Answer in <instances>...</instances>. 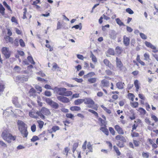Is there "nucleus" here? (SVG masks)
<instances>
[{"label": "nucleus", "mask_w": 158, "mask_h": 158, "mask_svg": "<svg viewBox=\"0 0 158 158\" xmlns=\"http://www.w3.org/2000/svg\"><path fill=\"white\" fill-rule=\"evenodd\" d=\"M17 125L18 126V130L22 136L24 138H27L28 134L27 130V125L23 121L20 120H18Z\"/></svg>", "instance_id": "obj_1"}, {"label": "nucleus", "mask_w": 158, "mask_h": 158, "mask_svg": "<svg viewBox=\"0 0 158 158\" xmlns=\"http://www.w3.org/2000/svg\"><path fill=\"white\" fill-rule=\"evenodd\" d=\"M36 113L43 119H44L45 118L44 115H48L51 114L49 110L44 107H42L40 111H37Z\"/></svg>", "instance_id": "obj_2"}, {"label": "nucleus", "mask_w": 158, "mask_h": 158, "mask_svg": "<svg viewBox=\"0 0 158 158\" xmlns=\"http://www.w3.org/2000/svg\"><path fill=\"white\" fill-rule=\"evenodd\" d=\"M84 103L88 104L87 107L91 108L95 110H97L98 109V106L97 104L95 105V102L93 99L89 98H85L84 99Z\"/></svg>", "instance_id": "obj_3"}, {"label": "nucleus", "mask_w": 158, "mask_h": 158, "mask_svg": "<svg viewBox=\"0 0 158 158\" xmlns=\"http://www.w3.org/2000/svg\"><path fill=\"white\" fill-rule=\"evenodd\" d=\"M45 101L49 105L54 109H57L59 107V104L50 98H46Z\"/></svg>", "instance_id": "obj_4"}, {"label": "nucleus", "mask_w": 158, "mask_h": 158, "mask_svg": "<svg viewBox=\"0 0 158 158\" xmlns=\"http://www.w3.org/2000/svg\"><path fill=\"white\" fill-rule=\"evenodd\" d=\"M2 52L6 59H8L11 55V52L9 51V48L3 47L2 48Z\"/></svg>", "instance_id": "obj_5"}, {"label": "nucleus", "mask_w": 158, "mask_h": 158, "mask_svg": "<svg viewBox=\"0 0 158 158\" xmlns=\"http://www.w3.org/2000/svg\"><path fill=\"white\" fill-rule=\"evenodd\" d=\"M64 96H59L57 97V99L60 101L64 103H67L69 102V99Z\"/></svg>", "instance_id": "obj_6"}, {"label": "nucleus", "mask_w": 158, "mask_h": 158, "mask_svg": "<svg viewBox=\"0 0 158 158\" xmlns=\"http://www.w3.org/2000/svg\"><path fill=\"white\" fill-rule=\"evenodd\" d=\"M116 62L117 67L119 68L120 70H122L123 68L124 67L123 63L121 62L120 59L117 57L116 59Z\"/></svg>", "instance_id": "obj_7"}, {"label": "nucleus", "mask_w": 158, "mask_h": 158, "mask_svg": "<svg viewBox=\"0 0 158 158\" xmlns=\"http://www.w3.org/2000/svg\"><path fill=\"white\" fill-rule=\"evenodd\" d=\"M12 101L13 103L16 107L19 108L21 107V106L18 101V98L17 97L15 96L13 97Z\"/></svg>", "instance_id": "obj_8"}, {"label": "nucleus", "mask_w": 158, "mask_h": 158, "mask_svg": "<svg viewBox=\"0 0 158 158\" xmlns=\"http://www.w3.org/2000/svg\"><path fill=\"white\" fill-rule=\"evenodd\" d=\"M65 90L64 91L59 93V94L61 96H65L68 97L71 95L72 94V92L71 91H67Z\"/></svg>", "instance_id": "obj_9"}, {"label": "nucleus", "mask_w": 158, "mask_h": 158, "mask_svg": "<svg viewBox=\"0 0 158 158\" xmlns=\"http://www.w3.org/2000/svg\"><path fill=\"white\" fill-rule=\"evenodd\" d=\"M16 136H13L11 134H9L7 139L6 141L8 143H10L11 142V140L14 141L16 139Z\"/></svg>", "instance_id": "obj_10"}, {"label": "nucleus", "mask_w": 158, "mask_h": 158, "mask_svg": "<svg viewBox=\"0 0 158 158\" xmlns=\"http://www.w3.org/2000/svg\"><path fill=\"white\" fill-rule=\"evenodd\" d=\"M117 33L114 30H111L109 34V37L110 38L113 40H115L116 39L117 37Z\"/></svg>", "instance_id": "obj_11"}, {"label": "nucleus", "mask_w": 158, "mask_h": 158, "mask_svg": "<svg viewBox=\"0 0 158 158\" xmlns=\"http://www.w3.org/2000/svg\"><path fill=\"white\" fill-rule=\"evenodd\" d=\"M114 128L118 134L121 135H123L124 134V132L122 128L118 125H115Z\"/></svg>", "instance_id": "obj_12"}, {"label": "nucleus", "mask_w": 158, "mask_h": 158, "mask_svg": "<svg viewBox=\"0 0 158 158\" xmlns=\"http://www.w3.org/2000/svg\"><path fill=\"white\" fill-rule=\"evenodd\" d=\"M130 39L129 38L127 37L125 35L123 36V43L126 46H128L130 44Z\"/></svg>", "instance_id": "obj_13"}, {"label": "nucleus", "mask_w": 158, "mask_h": 158, "mask_svg": "<svg viewBox=\"0 0 158 158\" xmlns=\"http://www.w3.org/2000/svg\"><path fill=\"white\" fill-rule=\"evenodd\" d=\"M106 124L104 125V127H101L100 128V130L103 132L106 135H108L109 134V132L108 129L106 128Z\"/></svg>", "instance_id": "obj_14"}, {"label": "nucleus", "mask_w": 158, "mask_h": 158, "mask_svg": "<svg viewBox=\"0 0 158 158\" xmlns=\"http://www.w3.org/2000/svg\"><path fill=\"white\" fill-rule=\"evenodd\" d=\"M115 139L117 140H119L122 141L123 143L126 142V139L124 137L120 135H118L115 137Z\"/></svg>", "instance_id": "obj_15"}, {"label": "nucleus", "mask_w": 158, "mask_h": 158, "mask_svg": "<svg viewBox=\"0 0 158 158\" xmlns=\"http://www.w3.org/2000/svg\"><path fill=\"white\" fill-rule=\"evenodd\" d=\"M54 90L57 93H58V92L61 93L64 91L67 90V89L65 88H58L57 87H55L54 88Z\"/></svg>", "instance_id": "obj_16"}, {"label": "nucleus", "mask_w": 158, "mask_h": 158, "mask_svg": "<svg viewBox=\"0 0 158 158\" xmlns=\"http://www.w3.org/2000/svg\"><path fill=\"white\" fill-rule=\"evenodd\" d=\"M124 85V83L121 81L118 82L116 84L117 88L119 89H123Z\"/></svg>", "instance_id": "obj_17"}, {"label": "nucleus", "mask_w": 158, "mask_h": 158, "mask_svg": "<svg viewBox=\"0 0 158 158\" xmlns=\"http://www.w3.org/2000/svg\"><path fill=\"white\" fill-rule=\"evenodd\" d=\"M84 99H78L74 101V104L76 105H78L84 102Z\"/></svg>", "instance_id": "obj_18"}, {"label": "nucleus", "mask_w": 158, "mask_h": 158, "mask_svg": "<svg viewBox=\"0 0 158 158\" xmlns=\"http://www.w3.org/2000/svg\"><path fill=\"white\" fill-rule=\"evenodd\" d=\"M115 50L116 52L118 55H120L123 51V50L122 48L118 46L116 48Z\"/></svg>", "instance_id": "obj_19"}, {"label": "nucleus", "mask_w": 158, "mask_h": 158, "mask_svg": "<svg viewBox=\"0 0 158 158\" xmlns=\"http://www.w3.org/2000/svg\"><path fill=\"white\" fill-rule=\"evenodd\" d=\"M5 8L1 3H0V13H1L2 16H4L5 15Z\"/></svg>", "instance_id": "obj_20"}, {"label": "nucleus", "mask_w": 158, "mask_h": 158, "mask_svg": "<svg viewBox=\"0 0 158 158\" xmlns=\"http://www.w3.org/2000/svg\"><path fill=\"white\" fill-rule=\"evenodd\" d=\"M70 109L72 111H78L81 110V108L78 106H72L70 107Z\"/></svg>", "instance_id": "obj_21"}, {"label": "nucleus", "mask_w": 158, "mask_h": 158, "mask_svg": "<svg viewBox=\"0 0 158 158\" xmlns=\"http://www.w3.org/2000/svg\"><path fill=\"white\" fill-rule=\"evenodd\" d=\"M115 21L120 26H125L124 23L122 22V21L119 18L116 19Z\"/></svg>", "instance_id": "obj_22"}, {"label": "nucleus", "mask_w": 158, "mask_h": 158, "mask_svg": "<svg viewBox=\"0 0 158 158\" xmlns=\"http://www.w3.org/2000/svg\"><path fill=\"white\" fill-rule=\"evenodd\" d=\"M8 134L7 133L5 132H3L2 133L1 136L4 140L6 141L7 139Z\"/></svg>", "instance_id": "obj_23"}, {"label": "nucleus", "mask_w": 158, "mask_h": 158, "mask_svg": "<svg viewBox=\"0 0 158 158\" xmlns=\"http://www.w3.org/2000/svg\"><path fill=\"white\" fill-rule=\"evenodd\" d=\"M101 82L102 84L103 85V86L104 87L108 86L110 84L109 81L106 80H102Z\"/></svg>", "instance_id": "obj_24"}, {"label": "nucleus", "mask_w": 158, "mask_h": 158, "mask_svg": "<svg viewBox=\"0 0 158 158\" xmlns=\"http://www.w3.org/2000/svg\"><path fill=\"white\" fill-rule=\"evenodd\" d=\"M87 148L89 150V151L91 152H93V149L92 145L91 144L90 142H88L87 144Z\"/></svg>", "instance_id": "obj_25"}, {"label": "nucleus", "mask_w": 158, "mask_h": 158, "mask_svg": "<svg viewBox=\"0 0 158 158\" xmlns=\"http://www.w3.org/2000/svg\"><path fill=\"white\" fill-rule=\"evenodd\" d=\"M134 85L136 89V91L137 92L138 91V89H139V81L138 80H136L134 81Z\"/></svg>", "instance_id": "obj_26"}, {"label": "nucleus", "mask_w": 158, "mask_h": 158, "mask_svg": "<svg viewBox=\"0 0 158 158\" xmlns=\"http://www.w3.org/2000/svg\"><path fill=\"white\" fill-rule=\"evenodd\" d=\"M88 111L89 112L92 113L95 116L96 118H98V113L94 110H92V109H88Z\"/></svg>", "instance_id": "obj_27"}, {"label": "nucleus", "mask_w": 158, "mask_h": 158, "mask_svg": "<svg viewBox=\"0 0 158 158\" xmlns=\"http://www.w3.org/2000/svg\"><path fill=\"white\" fill-rule=\"evenodd\" d=\"M27 59L31 63L33 64H35V62L31 56H28L27 57Z\"/></svg>", "instance_id": "obj_28"}, {"label": "nucleus", "mask_w": 158, "mask_h": 158, "mask_svg": "<svg viewBox=\"0 0 158 158\" xmlns=\"http://www.w3.org/2000/svg\"><path fill=\"white\" fill-rule=\"evenodd\" d=\"M72 28H75L76 29H79L80 30H81L82 29L81 23H80L78 25H75L72 27Z\"/></svg>", "instance_id": "obj_29"}, {"label": "nucleus", "mask_w": 158, "mask_h": 158, "mask_svg": "<svg viewBox=\"0 0 158 158\" xmlns=\"http://www.w3.org/2000/svg\"><path fill=\"white\" fill-rule=\"evenodd\" d=\"M101 107L108 114H110L111 113V110L107 109L106 107H105L103 105H101Z\"/></svg>", "instance_id": "obj_30"}, {"label": "nucleus", "mask_w": 158, "mask_h": 158, "mask_svg": "<svg viewBox=\"0 0 158 158\" xmlns=\"http://www.w3.org/2000/svg\"><path fill=\"white\" fill-rule=\"evenodd\" d=\"M114 150L116 152L117 155L118 156H120L121 154V153L119 150L118 148L116 146H113Z\"/></svg>", "instance_id": "obj_31"}, {"label": "nucleus", "mask_w": 158, "mask_h": 158, "mask_svg": "<svg viewBox=\"0 0 158 158\" xmlns=\"http://www.w3.org/2000/svg\"><path fill=\"white\" fill-rule=\"evenodd\" d=\"M97 81V78H92L89 79L88 80V81L90 83H95Z\"/></svg>", "instance_id": "obj_32"}, {"label": "nucleus", "mask_w": 158, "mask_h": 158, "mask_svg": "<svg viewBox=\"0 0 158 158\" xmlns=\"http://www.w3.org/2000/svg\"><path fill=\"white\" fill-rule=\"evenodd\" d=\"M38 123V126L39 128L41 129L43 127L44 122L42 121L38 120L37 121Z\"/></svg>", "instance_id": "obj_33"}, {"label": "nucleus", "mask_w": 158, "mask_h": 158, "mask_svg": "<svg viewBox=\"0 0 158 158\" xmlns=\"http://www.w3.org/2000/svg\"><path fill=\"white\" fill-rule=\"evenodd\" d=\"M3 5L6 7V8L9 10L11 11V10L10 8V7L9 5H8L7 3L6 2L4 1L3 2Z\"/></svg>", "instance_id": "obj_34"}, {"label": "nucleus", "mask_w": 158, "mask_h": 158, "mask_svg": "<svg viewBox=\"0 0 158 158\" xmlns=\"http://www.w3.org/2000/svg\"><path fill=\"white\" fill-rule=\"evenodd\" d=\"M91 54L90 57V58H91L92 61L94 62H96L97 61V59L96 57L92 52H91Z\"/></svg>", "instance_id": "obj_35"}, {"label": "nucleus", "mask_w": 158, "mask_h": 158, "mask_svg": "<svg viewBox=\"0 0 158 158\" xmlns=\"http://www.w3.org/2000/svg\"><path fill=\"white\" fill-rule=\"evenodd\" d=\"M78 146V143H75L73 146V153H74V152L75 151L77 148Z\"/></svg>", "instance_id": "obj_36"}, {"label": "nucleus", "mask_w": 158, "mask_h": 158, "mask_svg": "<svg viewBox=\"0 0 158 158\" xmlns=\"http://www.w3.org/2000/svg\"><path fill=\"white\" fill-rule=\"evenodd\" d=\"M95 75V73L93 72H91L89 73L87 75H84L85 78H87L88 77H92Z\"/></svg>", "instance_id": "obj_37"}, {"label": "nucleus", "mask_w": 158, "mask_h": 158, "mask_svg": "<svg viewBox=\"0 0 158 158\" xmlns=\"http://www.w3.org/2000/svg\"><path fill=\"white\" fill-rule=\"evenodd\" d=\"M39 139V138L36 135H34L32 137V138L31 139V142H35Z\"/></svg>", "instance_id": "obj_38"}, {"label": "nucleus", "mask_w": 158, "mask_h": 158, "mask_svg": "<svg viewBox=\"0 0 158 158\" xmlns=\"http://www.w3.org/2000/svg\"><path fill=\"white\" fill-rule=\"evenodd\" d=\"M138 111L141 114L143 115L145 114L146 112V110L143 108L141 107H140L139 108Z\"/></svg>", "instance_id": "obj_39"}, {"label": "nucleus", "mask_w": 158, "mask_h": 158, "mask_svg": "<svg viewBox=\"0 0 158 158\" xmlns=\"http://www.w3.org/2000/svg\"><path fill=\"white\" fill-rule=\"evenodd\" d=\"M128 96L129 97V98L131 101H134L135 96L132 93H129L128 94Z\"/></svg>", "instance_id": "obj_40"}, {"label": "nucleus", "mask_w": 158, "mask_h": 158, "mask_svg": "<svg viewBox=\"0 0 158 158\" xmlns=\"http://www.w3.org/2000/svg\"><path fill=\"white\" fill-rule=\"evenodd\" d=\"M107 52L109 54L112 55H114V52L113 49L109 48L107 51Z\"/></svg>", "instance_id": "obj_41"}, {"label": "nucleus", "mask_w": 158, "mask_h": 158, "mask_svg": "<svg viewBox=\"0 0 158 158\" xmlns=\"http://www.w3.org/2000/svg\"><path fill=\"white\" fill-rule=\"evenodd\" d=\"M19 40L17 39H16L14 41L13 44H14V46L17 47L19 45Z\"/></svg>", "instance_id": "obj_42"}, {"label": "nucleus", "mask_w": 158, "mask_h": 158, "mask_svg": "<svg viewBox=\"0 0 158 158\" xmlns=\"http://www.w3.org/2000/svg\"><path fill=\"white\" fill-rule=\"evenodd\" d=\"M19 43L20 46L21 47H23L25 46V43L22 39H20L19 40Z\"/></svg>", "instance_id": "obj_43"}, {"label": "nucleus", "mask_w": 158, "mask_h": 158, "mask_svg": "<svg viewBox=\"0 0 158 158\" xmlns=\"http://www.w3.org/2000/svg\"><path fill=\"white\" fill-rule=\"evenodd\" d=\"M142 155L144 158H148L149 156V153L143 152L142 153Z\"/></svg>", "instance_id": "obj_44"}, {"label": "nucleus", "mask_w": 158, "mask_h": 158, "mask_svg": "<svg viewBox=\"0 0 158 158\" xmlns=\"http://www.w3.org/2000/svg\"><path fill=\"white\" fill-rule=\"evenodd\" d=\"M109 129L110 133L112 134V135H115V131L113 127H109Z\"/></svg>", "instance_id": "obj_45"}, {"label": "nucleus", "mask_w": 158, "mask_h": 158, "mask_svg": "<svg viewBox=\"0 0 158 158\" xmlns=\"http://www.w3.org/2000/svg\"><path fill=\"white\" fill-rule=\"evenodd\" d=\"M144 60L146 61H148L150 60L149 55L148 54L145 53L144 54Z\"/></svg>", "instance_id": "obj_46"}, {"label": "nucleus", "mask_w": 158, "mask_h": 158, "mask_svg": "<svg viewBox=\"0 0 158 158\" xmlns=\"http://www.w3.org/2000/svg\"><path fill=\"white\" fill-rule=\"evenodd\" d=\"M131 106L135 108L137 107L138 106V103L137 102H134L131 103Z\"/></svg>", "instance_id": "obj_47"}, {"label": "nucleus", "mask_w": 158, "mask_h": 158, "mask_svg": "<svg viewBox=\"0 0 158 158\" xmlns=\"http://www.w3.org/2000/svg\"><path fill=\"white\" fill-rule=\"evenodd\" d=\"M44 94L47 97H50L51 96L52 94L50 91L46 90L45 91Z\"/></svg>", "instance_id": "obj_48"}, {"label": "nucleus", "mask_w": 158, "mask_h": 158, "mask_svg": "<svg viewBox=\"0 0 158 158\" xmlns=\"http://www.w3.org/2000/svg\"><path fill=\"white\" fill-rule=\"evenodd\" d=\"M98 120L99 122H100V123H101V126H104V124H105V120H104L102 119L101 118H98Z\"/></svg>", "instance_id": "obj_49"}, {"label": "nucleus", "mask_w": 158, "mask_h": 158, "mask_svg": "<svg viewBox=\"0 0 158 158\" xmlns=\"http://www.w3.org/2000/svg\"><path fill=\"white\" fill-rule=\"evenodd\" d=\"M139 35L142 39L146 40L147 39V36L144 34L142 33H139Z\"/></svg>", "instance_id": "obj_50"}, {"label": "nucleus", "mask_w": 158, "mask_h": 158, "mask_svg": "<svg viewBox=\"0 0 158 158\" xmlns=\"http://www.w3.org/2000/svg\"><path fill=\"white\" fill-rule=\"evenodd\" d=\"M36 92L35 90L33 88H31L29 91V93L30 94V95H32L34 94H35Z\"/></svg>", "instance_id": "obj_51"}, {"label": "nucleus", "mask_w": 158, "mask_h": 158, "mask_svg": "<svg viewBox=\"0 0 158 158\" xmlns=\"http://www.w3.org/2000/svg\"><path fill=\"white\" fill-rule=\"evenodd\" d=\"M124 143L121 142L120 141H118V143H117V145L119 147L121 148L123 147L124 146Z\"/></svg>", "instance_id": "obj_52"}, {"label": "nucleus", "mask_w": 158, "mask_h": 158, "mask_svg": "<svg viewBox=\"0 0 158 158\" xmlns=\"http://www.w3.org/2000/svg\"><path fill=\"white\" fill-rule=\"evenodd\" d=\"M126 11L130 14H132L134 13L133 11L130 8H127L126 9Z\"/></svg>", "instance_id": "obj_53"}, {"label": "nucleus", "mask_w": 158, "mask_h": 158, "mask_svg": "<svg viewBox=\"0 0 158 158\" xmlns=\"http://www.w3.org/2000/svg\"><path fill=\"white\" fill-rule=\"evenodd\" d=\"M24 12H23V19H25L27 18V17L26 16V13L27 12V9L26 8H24L23 9Z\"/></svg>", "instance_id": "obj_54"}, {"label": "nucleus", "mask_w": 158, "mask_h": 158, "mask_svg": "<svg viewBox=\"0 0 158 158\" xmlns=\"http://www.w3.org/2000/svg\"><path fill=\"white\" fill-rule=\"evenodd\" d=\"M36 129V125L35 124H33L31 127V130L32 132L35 131Z\"/></svg>", "instance_id": "obj_55"}, {"label": "nucleus", "mask_w": 158, "mask_h": 158, "mask_svg": "<svg viewBox=\"0 0 158 158\" xmlns=\"http://www.w3.org/2000/svg\"><path fill=\"white\" fill-rule=\"evenodd\" d=\"M66 117L72 119L74 117V115L73 114L71 113H67L66 114Z\"/></svg>", "instance_id": "obj_56"}, {"label": "nucleus", "mask_w": 158, "mask_h": 158, "mask_svg": "<svg viewBox=\"0 0 158 158\" xmlns=\"http://www.w3.org/2000/svg\"><path fill=\"white\" fill-rule=\"evenodd\" d=\"M18 78L19 80H23L24 81H27L28 79L27 78H25L23 75L22 76L18 77Z\"/></svg>", "instance_id": "obj_57"}, {"label": "nucleus", "mask_w": 158, "mask_h": 158, "mask_svg": "<svg viewBox=\"0 0 158 158\" xmlns=\"http://www.w3.org/2000/svg\"><path fill=\"white\" fill-rule=\"evenodd\" d=\"M104 64L107 66H109L110 61L108 60L105 59L103 60Z\"/></svg>", "instance_id": "obj_58"}, {"label": "nucleus", "mask_w": 158, "mask_h": 158, "mask_svg": "<svg viewBox=\"0 0 158 158\" xmlns=\"http://www.w3.org/2000/svg\"><path fill=\"white\" fill-rule=\"evenodd\" d=\"M151 118L155 121V122H157L158 121V118L154 115H152Z\"/></svg>", "instance_id": "obj_59"}, {"label": "nucleus", "mask_w": 158, "mask_h": 158, "mask_svg": "<svg viewBox=\"0 0 158 158\" xmlns=\"http://www.w3.org/2000/svg\"><path fill=\"white\" fill-rule=\"evenodd\" d=\"M60 128L58 126H53L52 128V131L54 132H55L57 130H59Z\"/></svg>", "instance_id": "obj_60"}, {"label": "nucleus", "mask_w": 158, "mask_h": 158, "mask_svg": "<svg viewBox=\"0 0 158 158\" xmlns=\"http://www.w3.org/2000/svg\"><path fill=\"white\" fill-rule=\"evenodd\" d=\"M73 80H74L75 81L79 83H81L83 81V79H78L77 78H74Z\"/></svg>", "instance_id": "obj_61"}, {"label": "nucleus", "mask_w": 158, "mask_h": 158, "mask_svg": "<svg viewBox=\"0 0 158 158\" xmlns=\"http://www.w3.org/2000/svg\"><path fill=\"white\" fill-rule=\"evenodd\" d=\"M126 30L128 32L130 33L131 32L133 31V29H132L130 27L128 26H127Z\"/></svg>", "instance_id": "obj_62"}, {"label": "nucleus", "mask_w": 158, "mask_h": 158, "mask_svg": "<svg viewBox=\"0 0 158 158\" xmlns=\"http://www.w3.org/2000/svg\"><path fill=\"white\" fill-rule=\"evenodd\" d=\"M105 73L108 75H111L112 74V72L109 69H107L105 71Z\"/></svg>", "instance_id": "obj_63"}, {"label": "nucleus", "mask_w": 158, "mask_h": 158, "mask_svg": "<svg viewBox=\"0 0 158 158\" xmlns=\"http://www.w3.org/2000/svg\"><path fill=\"white\" fill-rule=\"evenodd\" d=\"M35 88L37 90L39 91L40 92H42V89L41 88V87H40V86L38 85H36L35 86Z\"/></svg>", "instance_id": "obj_64"}]
</instances>
